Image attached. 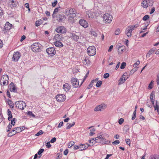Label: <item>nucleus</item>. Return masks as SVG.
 <instances>
[{
    "label": "nucleus",
    "mask_w": 159,
    "mask_h": 159,
    "mask_svg": "<svg viewBox=\"0 0 159 159\" xmlns=\"http://www.w3.org/2000/svg\"><path fill=\"white\" fill-rule=\"evenodd\" d=\"M43 23V20L41 19H40L36 21L35 24L36 26H39Z\"/></svg>",
    "instance_id": "nucleus-33"
},
{
    "label": "nucleus",
    "mask_w": 159,
    "mask_h": 159,
    "mask_svg": "<svg viewBox=\"0 0 159 159\" xmlns=\"http://www.w3.org/2000/svg\"><path fill=\"white\" fill-rule=\"evenodd\" d=\"M74 143H75L74 142H73L72 141H71L69 143L68 148H70L71 147H72V146L74 145Z\"/></svg>",
    "instance_id": "nucleus-49"
},
{
    "label": "nucleus",
    "mask_w": 159,
    "mask_h": 159,
    "mask_svg": "<svg viewBox=\"0 0 159 159\" xmlns=\"http://www.w3.org/2000/svg\"><path fill=\"white\" fill-rule=\"evenodd\" d=\"M155 50V49H151L148 52L147 54L146 55V57H150V55L154 52Z\"/></svg>",
    "instance_id": "nucleus-34"
},
{
    "label": "nucleus",
    "mask_w": 159,
    "mask_h": 159,
    "mask_svg": "<svg viewBox=\"0 0 159 159\" xmlns=\"http://www.w3.org/2000/svg\"><path fill=\"white\" fill-rule=\"evenodd\" d=\"M156 105L155 106H154L155 110H157L159 109V105H158V104H157V103H158L157 101H156Z\"/></svg>",
    "instance_id": "nucleus-54"
},
{
    "label": "nucleus",
    "mask_w": 159,
    "mask_h": 159,
    "mask_svg": "<svg viewBox=\"0 0 159 159\" xmlns=\"http://www.w3.org/2000/svg\"><path fill=\"white\" fill-rule=\"evenodd\" d=\"M86 16L89 19H92L95 16V13L90 10H88L86 11Z\"/></svg>",
    "instance_id": "nucleus-9"
},
{
    "label": "nucleus",
    "mask_w": 159,
    "mask_h": 159,
    "mask_svg": "<svg viewBox=\"0 0 159 159\" xmlns=\"http://www.w3.org/2000/svg\"><path fill=\"white\" fill-rule=\"evenodd\" d=\"M18 4V3L14 0H12L11 2V5L12 7H16Z\"/></svg>",
    "instance_id": "nucleus-26"
},
{
    "label": "nucleus",
    "mask_w": 159,
    "mask_h": 159,
    "mask_svg": "<svg viewBox=\"0 0 159 159\" xmlns=\"http://www.w3.org/2000/svg\"><path fill=\"white\" fill-rule=\"evenodd\" d=\"M79 23L80 25L84 27V28H86L88 26V24L87 21L81 19L80 20Z\"/></svg>",
    "instance_id": "nucleus-20"
},
{
    "label": "nucleus",
    "mask_w": 159,
    "mask_h": 159,
    "mask_svg": "<svg viewBox=\"0 0 159 159\" xmlns=\"http://www.w3.org/2000/svg\"><path fill=\"white\" fill-rule=\"evenodd\" d=\"M12 26V25L11 24H10L8 22H7L5 24L4 28H2V29H3L2 30L3 33H5L7 31L10 30Z\"/></svg>",
    "instance_id": "nucleus-6"
},
{
    "label": "nucleus",
    "mask_w": 159,
    "mask_h": 159,
    "mask_svg": "<svg viewBox=\"0 0 159 159\" xmlns=\"http://www.w3.org/2000/svg\"><path fill=\"white\" fill-rule=\"evenodd\" d=\"M103 20L105 23H110L111 22L112 19L111 15L107 13L104 14L103 16Z\"/></svg>",
    "instance_id": "nucleus-2"
},
{
    "label": "nucleus",
    "mask_w": 159,
    "mask_h": 159,
    "mask_svg": "<svg viewBox=\"0 0 159 159\" xmlns=\"http://www.w3.org/2000/svg\"><path fill=\"white\" fill-rule=\"evenodd\" d=\"M71 38V39L74 41L76 42H77L79 43H80V42L79 41V39H81V37L79 38V36H78L75 34L74 33L71 34V35H70Z\"/></svg>",
    "instance_id": "nucleus-18"
},
{
    "label": "nucleus",
    "mask_w": 159,
    "mask_h": 159,
    "mask_svg": "<svg viewBox=\"0 0 159 159\" xmlns=\"http://www.w3.org/2000/svg\"><path fill=\"white\" fill-rule=\"evenodd\" d=\"M128 78V77H127V78H123V77H121L120 78V79L119 80V84H122L123 83H124L125 81L127 80V79Z\"/></svg>",
    "instance_id": "nucleus-28"
},
{
    "label": "nucleus",
    "mask_w": 159,
    "mask_h": 159,
    "mask_svg": "<svg viewBox=\"0 0 159 159\" xmlns=\"http://www.w3.org/2000/svg\"><path fill=\"white\" fill-rule=\"evenodd\" d=\"M3 15V10L2 8L0 7V18Z\"/></svg>",
    "instance_id": "nucleus-59"
},
{
    "label": "nucleus",
    "mask_w": 159,
    "mask_h": 159,
    "mask_svg": "<svg viewBox=\"0 0 159 159\" xmlns=\"http://www.w3.org/2000/svg\"><path fill=\"white\" fill-rule=\"evenodd\" d=\"M21 56L20 53L19 52H14L12 57V60L14 61H17Z\"/></svg>",
    "instance_id": "nucleus-12"
},
{
    "label": "nucleus",
    "mask_w": 159,
    "mask_h": 159,
    "mask_svg": "<svg viewBox=\"0 0 159 159\" xmlns=\"http://www.w3.org/2000/svg\"><path fill=\"white\" fill-rule=\"evenodd\" d=\"M148 2L149 5L152 6L153 3V1L152 0H148Z\"/></svg>",
    "instance_id": "nucleus-57"
},
{
    "label": "nucleus",
    "mask_w": 159,
    "mask_h": 159,
    "mask_svg": "<svg viewBox=\"0 0 159 159\" xmlns=\"http://www.w3.org/2000/svg\"><path fill=\"white\" fill-rule=\"evenodd\" d=\"M46 51L48 54L51 56L54 55L56 53V51L54 48L53 47H50L48 48L47 49Z\"/></svg>",
    "instance_id": "nucleus-10"
},
{
    "label": "nucleus",
    "mask_w": 159,
    "mask_h": 159,
    "mask_svg": "<svg viewBox=\"0 0 159 159\" xmlns=\"http://www.w3.org/2000/svg\"><path fill=\"white\" fill-rule=\"evenodd\" d=\"M139 63H140V61H137L136 63L134 64L133 66L134 67H136L137 66L139 65Z\"/></svg>",
    "instance_id": "nucleus-56"
},
{
    "label": "nucleus",
    "mask_w": 159,
    "mask_h": 159,
    "mask_svg": "<svg viewBox=\"0 0 159 159\" xmlns=\"http://www.w3.org/2000/svg\"><path fill=\"white\" fill-rule=\"evenodd\" d=\"M44 151V149L43 148L40 149L37 152V154L39 155H41V154Z\"/></svg>",
    "instance_id": "nucleus-44"
},
{
    "label": "nucleus",
    "mask_w": 159,
    "mask_h": 159,
    "mask_svg": "<svg viewBox=\"0 0 159 159\" xmlns=\"http://www.w3.org/2000/svg\"><path fill=\"white\" fill-rule=\"evenodd\" d=\"M139 26V24H136L134 25H130L129 26L131 28L133 29V30H134V28H137Z\"/></svg>",
    "instance_id": "nucleus-43"
},
{
    "label": "nucleus",
    "mask_w": 159,
    "mask_h": 159,
    "mask_svg": "<svg viewBox=\"0 0 159 159\" xmlns=\"http://www.w3.org/2000/svg\"><path fill=\"white\" fill-rule=\"evenodd\" d=\"M150 159H159V156L158 155H151L149 158Z\"/></svg>",
    "instance_id": "nucleus-31"
},
{
    "label": "nucleus",
    "mask_w": 159,
    "mask_h": 159,
    "mask_svg": "<svg viewBox=\"0 0 159 159\" xmlns=\"http://www.w3.org/2000/svg\"><path fill=\"white\" fill-rule=\"evenodd\" d=\"M136 110H135L133 112V116L132 117V120H134L136 117Z\"/></svg>",
    "instance_id": "nucleus-38"
},
{
    "label": "nucleus",
    "mask_w": 159,
    "mask_h": 159,
    "mask_svg": "<svg viewBox=\"0 0 159 159\" xmlns=\"http://www.w3.org/2000/svg\"><path fill=\"white\" fill-rule=\"evenodd\" d=\"M56 139L55 137L52 138L50 140V142L51 143H54L56 141Z\"/></svg>",
    "instance_id": "nucleus-60"
},
{
    "label": "nucleus",
    "mask_w": 159,
    "mask_h": 159,
    "mask_svg": "<svg viewBox=\"0 0 159 159\" xmlns=\"http://www.w3.org/2000/svg\"><path fill=\"white\" fill-rule=\"evenodd\" d=\"M71 83L74 88H77L79 87V82L77 79L73 78L71 80Z\"/></svg>",
    "instance_id": "nucleus-11"
},
{
    "label": "nucleus",
    "mask_w": 159,
    "mask_h": 159,
    "mask_svg": "<svg viewBox=\"0 0 159 159\" xmlns=\"http://www.w3.org/2000/svg\"><path fill=\"white\" fill-rule=\"evenodd\" d=\"M65 96L63 94L57 95L56 97L57 100L60 102H63L65 99Z\"/></svg>",
    "instance_id": "nucleus-15"
},
{
    "label": "nucleus",
    "mask_w": 159,
    "mask_h": 159,
    "mask_svg": "<svg viewBox=\"0 0 159 159\" xmlns=\"http://www.w3.org/2000/svg\"><path fill=\"white\" fill-rule=\"evenodd\" d=\"M62 35L61 34H56L54 37V39H56V41H60L61 40V39L62 38Z\"/></svg>",
    "instance_id": "nucleus-23"
},
{
    "label": "nucleus",
    "mask_w": 159,
    "mask_h": 159,
    "mask_svg": "<svg viewBox=\"0 0 159 159\" xmlns=\"http://www.w3.org/2000/svg\"><path fill=\"white\" fill-rule=\"evenodd\" d=\"M41 47V45L39 43H35L31 45V48L33 51L37 52L40 51Z\"/></svg>",
    "instance_id": "nucleus-1"
},
{
    "label": "nucleus",
    "mask_w": 159,
    "mask_h": 159,
    "mask_svg": "<svg viewBox=\"0 0 159 159\" xmlns=\"http://www.w3.org/2000/svg\"><path fill=\"white\" fill-rule=\"evenodd\" d=\"M125 47L124 46H120L118 47V52L119 54H121L125 50Z\"/></svg>",
    "instance_id": "nucleus-21"
},
{
    "label": "nucleus",
    "mask_w": 159,
    "mask_h": 159,
    "mask_svg": "<svg viewBox=\"0 0 159 159\" xmlns=\"http://www.w3.org/2000/svg\"><path fill=\"white\" fill-rule=\"evenodd\" d=\"M10 90L11 92L17 93L16 85L13 82H11L9 84Z\"/></svg>",
    "instance_id": "nucleus-14"
},
{
    "label": "nucleus",
    "mask_w": 159,
    "mask_h": 159,
    "mask_svg": "<svg viewBox=\"0 0 159 159\" xmlns=\"http://www.w3.org/2000/svg\"><path fill=\"white\" fill-rule=\"evenodd\" d=\"M120 143V142L119 140H115L112 142V144L113 145H117Z\"/></svg>",
    "instance_id": "nucleus-52"
},
{
    "label": "nucleus",
    "mask_w": 159,
    "mask_h": 159,
    "mask_svg": "<svg viewBox=\"0 0 159 159\" xmlns=\"http://www.w3.org/2000/svg\"><path fill=\"white\" fill-rule=\"evenodd\" d=\"M157 84L159 85V74H158L157 75Z\"/></svg>",
    "instance_id": "nucleus-64"
},
{
    "label": "nucleus",
    "mask_w": 159,
    "mask_h": 159,
    "mask_svg": "<svg viewBox=\"0 0 159 159\" xmlns=\"http://www.w3.org/2000/svg\"><path fill=\"white\" fill-rule=\"evenodd\" d=\"M16 119L14 118H13L11 120V125H14L15 124V123H16Z\"/></svg>",
    "instance_id": "nucleus-50"
},
{
    "label": "nucleus",
    "mask_w": 159,
    "mask_h": 159,
    "mask_svg": "<svg viewBox=\"0 0 159 159\" xmlns=\"http://www.w3.org/2000/svg\"><path fill=\"white\" fill-rule=\"evenodd\" d=\"M15 104L16 107L22 110H23L26 106V104L23 101H16L15 102Z\"/></svg>",
    "instance_id": "nucleus-3"
},
{
    "label": "nucleus",
    "mask_w": 159,
    "mask_h": 159,
    "mask_svg": "<svg viewBox=\"0 0 159 159\" xmlns=\"http://www.w3.org/2000/svg\"><path fill=\"white\" fill-rule=\"evenodd\" d=\"M75 124V122H73V123L72 124L69 123H67L66 124L67 127H66V129H70L71 127L73 126Z\"/></svg>",
    "instance_id": "nucleus-32"
},
{
    "label": "nucleus",
    "mask_w": 159,
    "mask_h": 159,
    "mask_svg": "<svg viewBox=\"0 0 159 159\" xmlns=\"http://www.w3.org/2000/svg\"><path fill=\"white\" fill-rule=\"evenodd\" d=\"M137 70V68H136L135 69H132L131 70L129 73V75H132Z\"/></svg>",
    "instance_id": "nucleus-45"
},
{
    "label": "nucleus",
    "mask_w": 159,
    "mask_h": 159,
    "mask_svg": "<svg viewBox=\"0 0 159 159\" xmlns=\"http://www.w3.org/2000/svg\"><path fill=\"white\" fill-rule=\"evenodd\" d=\"M58 11V8H56L55 10H54V11H53V13L52 14V17L53 18H55L56 17V12H57Z\"/></svg>",
    "instance_id": "nucleus-35"
},
{
    "label": "nucleus",
    "mask_w": 159,
    "mask_h": 159,
    "mask_svg": "<svg viewBox=\"0 0 159 159\" xmlns=\"http://www.w3.org/2000/svg\"><path fill=\"white\" fill-rule=\"evenodd\" d=\"M94 83V80H92L90 84L88 85L87 89H90L93 86V83Z\"/></svg>",
    "instance_id": "nucleus-42"
},
{
    "label": "nucleus",
    "mask_w": 159,
    "mask_h": 159,
    "mask_svg": "<svg viewBox=\"0 0 159 159\" xmlns=\"http://www.w3.org/2000/svg\"><path fill=\"white\" fill-rule=\"evenodd\" d=\"M58 156L57 157V159H61L62 157L61 154L60 153H57Z\"/></svg>",
    "instance_id": "nucleus-63"
},
{
    "label": "nucleus",
    "mask_w": 159,
    "mask_h": 159,
    "mask_svg": "<svg viewBox=\"0 0 159 159\" xmlns=\"http://www.w3.org/2000/svg\"><path fill=\"white\" fill-rule=\"evenodd\" d=\"M9 79L8 76L7 75H3L2 77L1 80L2 81H7V83H8V80Z\"/></svg>",
    "instance_id": "nucleus-30"
},
{
    "label": "nucleus",
    "mask_w": 159,
    "mask_h": 159,
    "mask_svg": "<svg viewBox=\"0 0 159 159\" xmlns=\"http://www.w3.org/2000/svg\"><path fill=\"white\" fill-rule=\"evenodd\" d=\"M87 53L89 56H93L96 53L95 47L93 46H90L87 49Z\"/></svg>",
    "instance_id": "nucleus-4"
},
{
    "label": "nucleus",
    "mask_w": 159,
    "mask_h": 159,
    "mask_svg": "<svg viewBox=\"0 0 159 159\" xmlns=\"http://www.w3.org/2000/svg\"><path fill=\"white\" fill-rule=\"evenodd\" d=\"M56 17H57V20L60 22L64 20L65 19V16L63 13L57 15Z\"/></svg>",
    "instance_id": "nucleus-19"
},
{
    "label": "nucleus",
    "mask_w": 159,
    "mask_h": 159,
    "mask_svg": "<svg viewBox=\"0 0 159 159\" xmlns=\"http://www.w3.org/2000/svg\"><path fill=\"white\" fill-rule=\"evenodd\" d=\"M7 114L8 116H9L8 118V119L9 120H11V119L12 118V115L11 112V111H10L9 109H8L7 111Z\"/></svg>",
    "instance_id": "nucleus-25"
},
{
    "label": "nucleus",
    "mask_w": 159,
    "mask_h": 159,
    "mask_svg": "<svg viewBox=\"0 0 159 159\" xmlns=\"http://www.w3.org/2000/svg\"><path fill=\"white\" fill-rule=\"evenodd\" d=\"M126 64L125 62H122L120 65V69H124V68H125L126 66Z\"/></svg>",
    "instance_id": "nucleus-37"
},
{
    "label": "nucleus",
    "mask_w": 159,
    "mask_h": 159,
    "mask_svg": "<svg viewBox=\"0 0 159 159\" xmlns=\"http://www.w3.org/2000/svg\"><path fill=\"white\" fill-rule=\"evenodd\" d=\"M84 145L83 144H80V151H82L84 150H85V148H84Z\"/></svg>",
    "instance_id": "nucleus-51"
},
{
    "label": "nucleus",
    "mask_w": 159,
    "mask_h": 159,
    "mask_svg": "<svg viewBox=\"0 0 159 159\" xmlns=\"http://www.w3.org/2000/svg\"><path fill=\"white\" fill-rule=\"evenodd\" d=\"M14 129L15 130H16V132L14 133H12V132H9L7 135V136L8 137H12V136L15 135L16 133H19L21 132V128H20V127H16Z\"/></svg>",
    "instance_id": "nucleus-13"
},
{
    "label": "nucleus",
    "mask_w": 159,
    "mask_h": 159,
    "mask_svg": "<svg viewBox=\"0 0 159 159\" xmlns=\"http://www.w3.org/2000/svg\"><path fill=\"white\" fill-rule=\"evenodd\" d=\"M11 127L12 125H10V124H9V125L7 126L8 129L7 130V132H9L11 129Z\"/></svg>",
    "instance_id": "nucleus-61"
},
{
    "label": "nucleus",
    "mask_w": 159,
    "mask_h": 159,
    "mask_svg": "<svg viewBox=\"0 0 159 159\" xmlns=\"http://www.w3.org/2000/svg\"><path fill=\"white\" fill-rule=\"evenodd\" d=\"M120 33V30L118 28L116 29L115 32V34L116 35H119Z\"/></svg>",
    "instance_id": "nucleus-46"
},
{
    "label": "nucleus",
    "mask_w": 159,
    "mask_h": 159,
    "mask_svg": "<svg viewBox=\"0 0 159 159\" xmlns=\"http://www.w3.org/2000/svg\"><path fill=\"white\" fill-rule=\"evenodd\" d=\"M106 105L104 104H102L101 105L96 107L94 110L95 111H102L104 110L106 108Z\"/></svg>",
    "instance_id": "nucleus-16"
},
{
    "label": "nucleus",
    "mask_w": 159,
    "mask_h": 159,
    "mask_svg": "<svg viewBox=\"0 0 159 159\" xmlns=\"http://www.w3.org/2000/svg\"><path fill=\"white\" fill-rule=\"evenodd\" d=\"M109 76V74L108 73H106L105 74L103 75L104 78L106 79Z\"/></svg>",
    "instance_id": "nucleus-58"
},
{
    "label": "nucleus",
    "mask_w": 159,
    "mask_h": 159,
    "mask_svg": "<svg viewBox=\"0 0 159 159\" xmlns=\"http://www.w3.org/2000/svg\"><path fill=\"white\" fill-rule=\"evenodd\" d=\"M124 121V119L122 118H120L119 120V121H118V123L119 124L121 125L122 124V123H123Z\"/></svg>",
    "instance_id": "nucleus-53"
},
{
    "label": "nucleus",
    "mask_w": 159,
    "mask_h": 159,
    "mask_svg": "<svg viewBox=\"0 0 159 159\" xmlns=\"http://www.w3.org/2000/svg\"><path fill=\"white\" fill-rule=\"evenodd\" d=\"M54 44L56 47L59 48H61L63 46L62 43L60 41H56L54 42Z\"/></svg>",
    "instance_id": "nucleus-24"
},
{
    "label": "nucleus",
    "mask_w": 159,
    "mask_h": 159,
    "mask_svg": "<svg viewBox=\"0 0 159 159\" xmlns=\"http://www.w3.org/2000/svg\"><path fill=\"white\" fill-rule=\"evenodd\" d=\"M95 142L98 143H100L102 144L109 143L110 141L108 140H107L106 139H100L95 138Z\"/></svg>",
    "instance_id": "nucleus-7"
},
{
    "label": "nucleus",
    "mask_w": 159,
    "mask_h": 159,
    "mask_svg": "<svg viewBox=\"0 0 159 159\" xmlns=\"http://www.w3.org/2000/svg\"><path fill=\"white\" fill-rule=\"evenodd\" d=\"M95 130V129H91L90 130V131H91L90 133V135L92 136L93 135V134H95L94 133V131Z\"/></svg>",
    "instance_id": "nucleus-55"
},
{
    "label": "nucleus",
    "mask_w": 159,
    "mask_h": 159,
    "mask_svg": "<svg viewBox=\"0 0 159 159\" xmlns=\"http://www.w3.org/2000/svg\"><path fill=\"white\" fill-rule=\"evenodd\" d=\"M133 30V29H132L129 26L126 29L125 31V33L128 37H131V34L132 33V31Z\"/></svg>",
    "instance_id": "nucleus-17"
},
{
    "label": "nucleus",
    "mask_w": 159,
    "mask_h": 159,
    "mask_svg": "<svg viewBox=\"0 0 159 159\" xmlns=\"http://www.w3.org/2000/svg\"><path fill=\"white\" fill-rule=\"evenodd\" d=\"M154 93H153V92H152L151 93L150 95V98L151 100H152V99H154Z\"/></svg>",
    "instance_id": "nucleus-40"
},
{
    "label": "nucleus",
    "mask_w": 159,
    "mask_h": 159,
    "mask_svg": "<svg viewBox=\"0 0 159 159\" xmlns=\"http://www.w3.org/2000/svg\"><path fill=\"white\" fill-rule=\"evenodd\" d=\"M125 141L126 143L130 145V140L129 139H126L125 140Z\"/></svg>",
    "instance_id": "nucleus-62"
},
{
    "label": "nucleus",
    "mask_w": 159,
    "mask_h": 159,
    "mask_svg": "<svg viewBox=\"0 0 159 159\" xmlns=\"http://www.w3.org/2000/svg\"><path fill=\"white\" fill-rule=\"evenodd\" d=\"M7 100V103L9 105V106H10V108H11L12 109L14 108L13 103L12 101L10 99H8Z\"/></svg>",
    "instance_id": "nucleus-29"
},
{
    "label": "nucleus",
    "mask_w": 159,
    "mask_h": 159,
    "mask_svg": "<svg viewBox=\"0 0 159 159\" xmlns=\"http://www.w3.org/2000/svg\"><path fill=\"white\" fill-rule=\"evenodd\" d=\"M63 88L66 91H68L70 89V85L68 83H66L63 85Z\"/></svg>",
    "instance_id": "nucleus-22"
},
{
    "label": "nucleus",
    "mask_w": 159,
    "mask_h": 159,
    "mask_svg": "<svg viewBox=\"0 0 159 159\" xmlns=\"http://www.w3.org/2000/svg\"><path fill=\"white\" fill-rule=\"evenodd\" d=\"M55 31L58 33L61 34L66 33V28L63 26H60L56 28Z\"/></svg>",
    "instance_id": "nucleus-8"
},
{
    "label": "nucleus",
    "mask_w": 159,
    "mask_h": 159,
    "mask_svg": "<svg viewBox=\"0 0 159 159\" xmlns=\"http://www.w3.org/2000/svg\"><path fill=\"white\" fill-rule=\"evenodd\" d=\"M27 114L28 115H29L30 116H33V117H35V115L33 113L32 111H28L27 112Z\"/></svg>",
    "instance_id": "nucleus-47"
},
{
    "label": "nucleus",
    "mask_w": 159,
    "mask_h": 159,
    "mask_svg": "<svg viewBox=\"0 0 159 159\" xmlns=\"http://www.w3.org/2000/svg\"><path fill=\"white\" fill-rule=\"evenodd\" d=\"M149 18V15H146L143 18V20L144 21H146L148 20Z\"/></svg>",
    "instance_id": "nucleus-41"
},
{
    "label": "nucleus",
    "mask_w": 159,
    "mask_h": 159,
    "mask_svg": "<svg viewBox=\"0 0 159 159\" xmlns=\"http://www.w3.org/2000/svg\"><path fill=\"white\" fill-rule=\"evenodd\" d=\"M43 132L42 130H40L35 135L36 136H39L41 134H42L43 133Z\"/></svg>",
    "instance_id": "nucleus-48"
},
{
    "label": "nucleus",
    "mask_w": 159,
    "mask_h": 159,
    "mask_svg": "<svg viewBox=\"0 0 159 159\" xmlns=\"http://www.w3.org/2000/svg\"><path fill=\"white\" fill-rule=\"evenodd\" d=\"M142 6L144 8H147L148 7V0H144L142 3Z\"/></svg>",
    "instance_id": "nucleus-27"
},
{
    "label": "nucleus",
    "mask_w": 159,
    "mask_h": 159,
    "mask_svg": "<svg viewBox=\"0 0 159 159\" xmlns=\"http://www.w3.org/2000/svg\"><path fill=\"white\" fill-rule=\"evenodd\" d=\"M66 11L68 12V15H70L69 16V17L74 18L76 16L77 12L74 9L68 8L66 10Z\"/></svg>",
    "instance_id": "nucleus-5"
},
{
    "label": "nucleus",
    "mask_w": 159,
    "mask_h": 159,
    "mask_svg": "<svg viewBox=\"0 0 159 159\" xmlns=\"http://www.w3.org/2000/svg\"><path fill=\"white\" fill-rule=\"evenodd\" d=\"M89 141L90 143H92V144L90 145V146L94 145L96 142L95 140V139L94 140V139H92L91 140H90Z\"/></svg>",
    "instance_id": "nucleus-39"
},
{
    "label": "nucleus",
    "mask_w": 159,
    "mask_h": 159,
    "mask_svg": "<svg viewBox=\"0 0 159 159\" xmlns=\"http://www.w3.org/2000/svg\"><path fill=\"white\" fill-rule=\"evenodd\" d=\"M102 83V81L101 80L98 81L97 82L96 84V86L97 87H100Z\"/></svg>",
    "instance_id": "nucleus-36"
}]
</instances>
